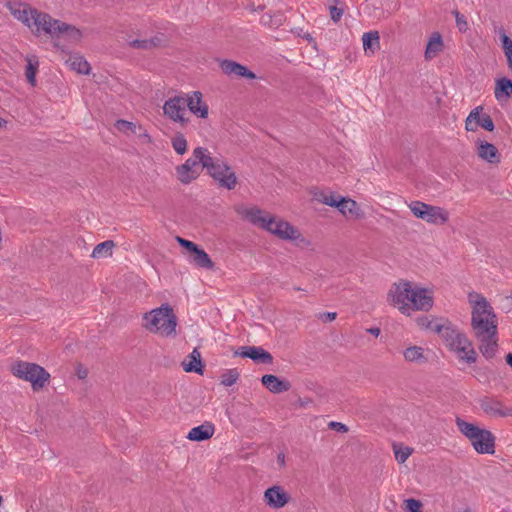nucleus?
<instances>
[{
  "instance_id": "nucleus-5",
  "label": "nucleus",
  "mask_w": 512,
  "mask_h": 512,
  "mask_svg": "<svg viewBox=\"0 0 512 512\" xmlns=\"http://www.w3.org/2000/svg\"><path fill=\"white\" fill-rule=\"evenodd\" d=\"M142 320V327L150 333L162 337H174L176 335L177 317L172 306L168 303L144 313Z\"/></svg>"
},
{
  "instance_id": "nucleus-32",
  "label": "nucleus",
  "mask_w": 512,
  "mask_h": 512,
  "mask_svg": "<svg viewBox=\"0 0 512 512\" xmlns=\"http://www.w3.org/2000/svg\"><path fill=\"white\" fill-rule=\"evenodd\" d=\"M403 356L409 362H419L424 359L423 349L419 346L408 347L403 352Z\"/></svg>"
},
{
  "instance_id": "nucleus-36",
  "label": "nucleus",
  "mask_w": 512,
  "mask_h": 512,
  "mask_svg": "<svg viewBox=\"0 0 512 512\" xmlns=\"http://www.w3.org/2000/svg\"><path fill=\"white\" fill-rule=\"evenodd\" d=\"M27 61H28V64L26 66L25 75H26L28 82L31 84V86H35L38 62L36 61L35 63H33L30 58Z\"/></svg>"
},
{
  "instance_id": "nucleus-21",
  "label": "nucleus",
  "mask_w": 512,
  "mask_h": 512,
  "mask_svg": "<svg viewBox=\"0 0 512 512\" xmlns=\"http://www.w3.org/2000/svg\"><path fill=\"white\" fill-rule=\"evenodd\" d=\"M261 382L271 393L275 394L286 392L290 389V383L288 381L280 380L277 376L272 374L263 375Z\"/></svg>"
},
{
  "instance_id": "nucleus-40",
  "label": "nucleus",
  "mask_w": 512,
  "mask_h": 512,
  "mask_svg": "<svg viewBox=\"0 0 512 512\" xmlns=\"http://www.w3.org/2000/svg\"><path fill=\"white\" fill-rule=\"evenodd\" d=\"M455 15L456 25L460 32H466L468 30V23L465 16L459 13L457 10L453 12Z\"/></svg>"
},
{
  "instance_id": "nucleus-4",
  "label": "nucleus",
  "mask_w": 512,
  "mask_h": 512,
  "mask_svg": "<svg viewBox=\"0 0 512 512\" xmlns=\"http://www.w3.org/2000/svg\"><path fill=\"white\" fill-rule=\"evenodd\" d=\"M427 327L441 336L445 345L459 361L466 364H474L477 361V352L471 340L451 322L431 321Z\"/></svg>"
},
{
  "instance_id": "nucleus-37",
  "label": "nucleus",
  "mask_w": 512,
  "mask_h": 512,
  "mask_svg": "<svg viewBox=\"0 0 512 512\" xmlns=\"http://www.w3.org/2000/svg\"><path fill=\"white\" fill-rule=\"evenodd\" d=\"M478 110L479 108L474 109L470 112L468 115L466 121H465V128L467 131H475L478 128V121L476 118H478Z\"/></svg>"
},
{
  "instance_id": "nucleus-41",
  "label": "nucleus",
  "mask_w": 512,
  "mask_h": 512,
  "mask_svg": "<svg viewBox=\"0 0 512 512\" xmlns=\"http://www.w3.org/2000/svg\"><path fill=\"white\" fill-rule=\"evenodd\" d=\"M176 241L179 243L180 246H182L183 248H185L188 252L189 255H191L193 253V251L199 247L198 245H196L194 242L190 241V240H187V239H184L180 236H177L176 237Z\"/></svg>"
},
{
  "instance_id": "nucleus-20",
  "label": "nucleus",
  "mask_w": 512,
  "mask_h": 512,
  "mask_svg": "<svg viewBox=\"0 0 512 512\" xmlns=\"http://www.w3.org/2000/svg\"><path fill=\"white\" fill-rule=\"evenodd\" d=\"M477 144V154L482 160L492 164L500 161L499 152L493 144L482 140H479Z\"/></svg>"
},
{
  "instance_id": "nucleus-11",
  "label": "nucleus",
  "mask_w": 512,
  "mask_h": 512,
  "mask_svg": "<svg viewBox=\"0 0 512 512\" xmlns=\"http://www.w3.org/2000/svg\"><path fill=\"white\" fill-rule=\"evenodd\" d=\"M44 34L50 35L52 38H62L70 44L81 41L82 32L77 27L54 19L49 15V21L44 27Z\"/></svg>"
},
{
  "instance_id": "nucleus-31",
  "label": "nucleus",
  "mask_w": 512,
  "mask_h": 512,
  "mask_svg": "<svg viewBox=\"0 0 512 512\" xmlns=\"http://www.w3.org/2000/svg\"><path fill=\"white\" fill-rule=\"evenodd\" d=\"M284 17L281 13H275L271 15L270 13H266L261 16L260 22L264 26L277 28L283 24Z\"/></svg>"
},
{
  "instance_id": "nucleus-30",
  "label": "nucleus",
  "mask_w": 512,
  "mask_h": 512,
  "mask_svg": "<svg viewBox=\"0 0 512 512\" xmlns=\"http://www.w3.org/2000/svg\"><path fill=\"white\" fill-rule=\"evenodd\" d=\"M160 40L158 38L151 39H132L130 36L127 37L126 43L128 46L134 49L147 50L158 45Z\"/></svg>"
},
{
  "instance_id": "nucleus-47",
  "label": "nucleus",
  "mask_w": 512,
  "mask_h": 512,
  "mask_svg": "<svg viewBox=\"0 0 512 512\" xmlns=\"http://www.w3.org/2000/svg\"><path fill=\"white\" fill-rule=\"evenodd\" d=\"M336 316V312H323L319 314L318 318L323 322H331L336 319Z\"/></svg>"
},
{
  "instance_id": "nucleus-46",
  "label": "nucleus",
  "mask_w": 512,
  "mask_h": 512,
  "mask_svg": "<svg viewBox=\"0 0 512 512\" xmlns=\"http://www.w3.org/2000/svg\"><path fill=\"white\" fill-rule=\"evenodd\" d=\"M329 427L337 432H341V433H345L348 431V427L341 423V422H336V421H332L329 423Z\"/></svg>"
},
{
  "instance_id": "nucleus-33",
  "label": "nucleus",
  "mask_w": 512,
  "mask_h": 512,
  "mask_svg": "<svg viewBox=\"0 0 512 512\" xmlns=\"http://www.w3.org/2000/svg\"><path fill=\"white\" fill-rule=\"evenodd\" d=\"M239 376L236 368L227 369L221 374L220 383L225 387H230L238 381Z\"/></svg>"
},
{
  "instance_id": "nucleus-15",
  "label": "nucleus",
  "mask_w": 512,
  "mask_h": 512,
  "mask_svg": "<svg viewBox=\"0 0 512 512\" xmlns=\"http://www.w3.org/2000/svg\"><path fill=\"white\" fill-rule=\"evenodd\" d=\"M202 93L200 91H192L185 96L186 108L197 116L198 118L205 119L208 117V105L202 100Z\"/></svg>"
},
{
  "instance_id": "nucleus-26",
  "label": "nucleus",
  "mask_w": 512,
  "mask_h": 512,
  "mask_svg": "<svg viewBox=\"0 0 512 512\" xmlns=\"http://www.w3.org/2000/svg\"><path fill=\"white\" fill-rule=\"evenodd\" d=\"M363 49L366 54H374L380 48V36L378 31L365 32L362 36Z\"/></svg>"
},
{
  "instance_id": "nucleus-54",
  "label": "nucleus",
  "mask_w": 512,
  "mask_h": 512,
  "mask_svg": "<svg viewBox=\"0 0 512 512\" xmlns=\"http://www.w3.org/2000/svg\"><path fill=\"white\" fill-rule=\"evenodd\" d=\"M2 125V119L0 118V126Z\"/></svg>"
},
{
  "instance_id": "nucleus-45",
  "label": "nucleus",
  "mask_w": 512,
  "mask_h": 512,
  "mask_svg": "<svg viewBox=\"0 0 512 512\" xmlns=\"http://www.w3.org/2000/svg\"><path fill=\"white\" fill-rule=\"evenodd\" d=\"M502 46L505 54L512 52V40L506 34L502 35Z\"/></svg>"
},
{
  "instance_id": "nucleus-34",
  "label": "nucleus",
  "mask_w": 512,
  "mask_h": 512,
  "mask_svg": "<svg viewBox=\"0 0 512 512\" xmlns=\"http://www.w3.org/2000/svg\"><path fill=\"white\" fill-rule=\"evenodd\" d=\"M115 127L117 128L118 131H120L128 136L131 134H137V125L134 122H130L127 120H122V119L117 120L115 123Z\"/></svg>"
},
{
  "instance_id": "nucleus-16",
  "label": "nucleus",
  "mask_w": 512,
  "mask_h": 512,
  "mask_svg": "<svg viewBox=\"0 0 512 512\" xmlns=\"http://www.w3.org/2000/svg\"><path fill=\"white\" fill-rule=\"evenodd\" d=\"M235 355L250 358L254 362L263 364H271L273 361L272 355L260 346H243Z\"/></svg>"
},
{
  "instance_id": "nucleus-38",
  "label": "nucleus",
  "mask_w": 512,
  "mask_h": 512,
  "mask_svg": "<svg viewBox=\"0 0 512 512\" xmlns=\"http://www.w3.org/2000/svg\"><path fill=\"white\" fill-rule=\"evenodd\" d=\"M476 120L478 121V127H482L487 131L494 130V122L489 115L485 114L481 116L478 112V118H476Z\"/></svg>"
},
{
  "instance_id": "nucleus-43",
  "label": "nucleus",
  "mask_w": 512,
  "mask_h": 512,
  "mask_svg": "<svg viewBox=\"0 0 512 512\" xmlns=\"http://www.w3.org/2000/svg\"><path fill=\"white\" fill-rule=\"evenodd\" d=\"M395 453V458L396 460L399 462V463H404L408 457L410 456L411 454V451L408 449V448H405V449H396L394 451Z\"/></svg>"
},
{
  "instance_id": "nucleus-17",
  "label": "nucleus",
  "mask_w": 512,
  "mask_h": 512,
  "mask_svg": "<svg viewBox=\"0 0 512 512\" xmlns=\"http://www.w3.org/2000/svg\"><path fill=\"white\" fill-rule=\"evenodd\" d=\"M219 66L227 76H237L247 79H255L256 75L246 66L232 60L224 59L219 61Z\"/></svg>"
},
{
  "instance_id": "nucleus-22",
  "label": "nucleus",
  "mask_w": 512,
  "mask_h": 512,
  "mask_svg": "<svg viewBox=\"0 0 512 512\" xmlns=\"http://www.w3.org/2000/svg\"><path fill=\"white\" fill-rule=\"evenodd\" d=\"M215 432V427L210 422H205L202 425L193 427L188 435L187 438L191 441H204L207 439H210Z\"/></svg>"
},
{
  "instance_id": "nucleus-49",
  "label": "nucleus",
  "mask_w": 512,
  "mask_h": 512,
  "mask_svg": "<svg viewBox=\"0 0 512 512\" xmlns=\"http://www.w3.org/2000/svg\"><path fill=\"white\" fill-rule=\"evenodd\" d=\"M367 332L374 335L375 337H378L380 335V329L378 327H372L367 329Z\"/></svg>"
},
{
  "instance_id": "nucleus-2",
  "label": "nucleus",
  "mask_w": 512,
  "mask_h": 512,
  "mask_svg": "<svg viewBox=\"0 0 512 512\" xmlns=\"http://www.w3.org/2000/svg\"><path fill=\"white\" fill-rule=\"evenodd\" d=\"M391 305L407 316L415 311H429L434 304L432 289L421 287L410 281H400L392 285L388 292Z\"/></svg>"
},
{
  "instance_id": "nucleus-7",
  "label": "nucleus",
  "mask_w": 512,
  "mask_h": 512,
  "mask_svg": "<svg viewBox=\"0 0 512 512\" xmlns=\"http://www.w3.org/2000/svg\"><path fill=\"white\" fill-rule=\"evenodd\" d=\"M455 424L478 454L492 455L495 453V436L490 430L480 428L460 417H456Z\"/></svg>"
},
{
  "instance_id": "nucleus-9",
  "label": "nucleus",
  "mask_w": 512,
  "mask_h": 512,
  "mask_svg": "<svg viewBox=\"0 0 512 512\" xmlns=\"http://www.w3.org/2000/svg\"><path fill=\"white\" fill-rule=\"evenodd\" d=\"M11 13L14 18L21 21L38 35L43 32L47 21H49V14L33 9L26 4H18L11 7Z\"/></svg>"
},
{
  "instance_id": "nucleus-53",
  "label": "nucleus",
  "mask_w": 512,
  "mask_h": 512,
  "mask_svg": "<svg viewBox=\"0 0 512 512\" xmlns=\"http://www.w3.org/2000/svg\"><path fill=\"white\" fill-rule=\"evenodd\" d=\"M79 377H80V378L85 377V373L83 374V372H80Z\"/></svg>"
},
{
  "instance_id": "nucleus-12",
  "label": "nucleus",
  "mask_w": 512,
  "mask_h": 512,
  "mask_svg": "<svg viewBox=\"0 0 512 512\" xmlns=\"http://www.w3.org/2000/svg\"><path fill=\"white\" fill-rule=\"evenodd\" d=\"M186 102L184 95L169 98L163 105L164 115L175 123L186 125L188 123Z\"/></svg>"
},
{
  "instance_id": "nucleus-51",
  "label": "nucleus",
  "mask_w": 512,
  "mask_h": 512,
  "mask_svg": "<svg viewBox=\"0 0 512 512\" xmlns=\"http://www.w3.org/2000/svg\"><path fill=\"white\" fill-rule=\"evenodd\" d=\"M277 458H278V462H279L281 465H283V464L285 463V455H284V454H282V453H281V454H279Z\"/></svg>"
},
{
  "instance_id": "nucleus-3",
  "label": "nucleus",
  "mask_w": 512,
  "mask_h": 512,
  "mask_svg": "<svg viewBox=\"0 0 512 512\" xmlns=\"http://www.w3.org/2000/svg\"><path fill=\"white\" fill-rule=\"evenodd\" d=\"M237 213L253 226L265 230L281 240L294 241L301 237L299 230L292 224L258 207L241 206L237 208Z\"/></svg>"
},
{
  "instance_id": "nucleus-42",
  "label": "nucleus",
  "mask_w": 512,
  "mask_h": 512,
  "mask_svg": "<svg viewBox=\"0 0 512 512\" xmlns=\"http://www.w3.org/2000/svg\"><path fill=\"white\" fill-rule=\"evenodd\" d=\"M405 507L408 512H420L421 503L413 498L405 500Z\"/></svg>"
},
{
  "instance_id": "nucleus-23",
  "label": "nucleus",
  "mask_w": 512,
  "mask_h": 512,
  "mask_svg": "<svg viewBox=\"0 0 512 512\" xmlns=\"http://www.w3.org/2000/svg\"><path fill=\"white\" fill-rule=\"evenodd\" d=\"M187 260L190 264L203 269H213L214 263L204 249L197 247Z\"/></svg>"
},
{
  "instance_id": "nucleus-6",
  "label": "nucleus",
  "mask_w": 512,
  "mask_h": 512,
  "mask_svg": "<svg viewBox=\"0 0 512 512\" xmlns=\"http://www.w3.org/2000/svg\"><path fill=\"white\" fill-rule=\"evenodd\" d=\"M197 157L201 160V166L220 187L232 190L237 185V176L232 167L221 158L212 157L209 150H198Z\"/></svg>"
},
{
  "instance_id": "nucleus-18",
  "label": "nucleus",
  "mask_w": 512,
  "mask_h": 512,
  "mask_svg": "<svg viewBox=\"0 0 512 512\" xmlns=\"http://www.w3.org/2000/svg\"><path fill=\"white\" fill-rule=\"evenodd\" d=\"M480 407L487 415L493 417H505L512 412V410L506 408L500 400L492 397H484L481 399Z\"/></svg>"
},
{
  "instance_id": "nucleus-14",
  "label": "nucleus",
  "mask_w": 512,
  "mask_h": 512,
  "mask_svg": "<svg viewBox=\"0 0 512 512\" xmlns=\"http://www.w3.org/2000/svg\"><path fill=\"white\" fill-rule=\"evenodd\" d=\"M264 502L272 509L284 507L290 500V495L279 485H274L264 492Z\"/></svg>"
},
{
  "instance_id": "nucleus-1",
  "label": "nucleus",
  "mask_w": 512,
  "mask_h": 512,
  "mask_svg": "<svg viewBox=\"0 0 512 512\" xmlns=\"http://www.w3.org/2000/svg\"><path fill=\"white\" fill-rule=\"evenodd\" d=\"M471 306V327L479 343L483 357L492 359L498 349V321L493 307L487 299L477 292L468 294Z\"/></svg>"
},
{
  "instance_id": "nucleus-48",
  "label": "nucleus",
  "mask_w": 512,
  "mask_h": 512,
  "mask_svg": "<svg viewBox=\"0 0 512 512\" xmlns=\"http://www.w3.org/2000/svg\"><path fill=\"white\" fill-rule=\"evenodd\" d=\"M137 130L140 131V133H138L139 138H143L146 142H151V137L145 129L139 126L137 127Z\"/></svg>"
},
{
  "instance_id": "nucleus-8",
  "label": "nucleus",
  "mask_w": 512,
  "mask_h": 512,
  "mask_svg": "<svg viewBox=\"0 0 512 512\" xmlns=\"http://www.w3.org/2000/svg\"><path fill=\"white\" fill-rule=\"evenodd\" d=\"M11 370L14 376L29 381L34 390L44 387L50 378L49 373L35 363L17 361L12 365Z\"/></svg>"
},
{
  "instance_id": "nucleus-24",
  "label": "nucleus",
  "mask_w": 512,
  "mask_h": 512,
  "mask_svg": "<svg viewBox=\"0 0 512 512\" xmlns=\"http://www.w3.org/2000/svg\"><path fill=\"white\" fill-rule=\"evenodd\" d=\"M444 48L442 35L439 32H433L426 45L424 57L426 60H432Z\"/></svg>"
},
{
  "instance_id": "nucleus-25",
  "label": "nucleus",
  "mask_w": 512,
  "mask_h": 512,
  "mask_svg": "<svg viewBox=\"0 0 512 512\" xmlns=\"http://www.w3.org/2000/svg\"><path fill=\"white\" fill-rule=\"evenodd\" d=\"M494 96L498 102H506L512 97V81L506 77L496 80Z\"/></svg>"
},
{
  "instance_id": "nucleus-28",
  "label": "nucleus",
  "mask_w": 512,
  "mask_h": 512,
  "mask_svg": "<svg viewBox=\"0 0 512 512\" xmlns=\"http://www.w3.org/2000/svg\"><path fill=\"white\" fill-rule=\"evenodd\" d=\"M341 205H338L337 209L343 215H352L355 217L360 216V209L356 201L352 199H347L345 197H341Z\"/></svg>"
},
{
  "instance_id": "nucleus-39",
  "label": "nucleus",
  "mask_w": 512,
  "mask_h": 512,
  "mask_svg": "<svg viewBox=\"0 0 512 512\" xmlns=\"http://www.w3.org/2000/svg\"><path fill=\"white\" fill-rule=\"evenodd\" d=\"M319 201L331 206V207H338V205H341V197L335 196L334 194H322L321 198H319Z\"/></svg>"
},
{
  "instance_id": "nucleus-44",
  "label": "nucleus",
  "mask_w": 512,
  "mask_h": 512,
  "mask_svg": "<svg viewBox=\"0 0 512 512\" xmlns=\"http://www.w3.org/2000/svg\"><path fill=\"white\" fill-rule=\"evenodd\" d=\"M342 15H343V9L337 8L335 6L330 7V16L334 22L340 21V19L342 18Z\"/></svg>"
},
{
  "instance_id": "nucleus-52",
  "label": "nucleus",
  "mask_w": 512,
  "mask_h": 512,
  "mask_svg": "<svg viewBox=\"0 0 512 512\" xmlns=\"http://www.w3.org/2000/svg\"><path fill=\"white\" fill-rule=\"evenodd\" d=\"M79 377H80V378L85 377V373L83 374V372H80Z\"/></svg>"
},
{
  "instance_id": "nucleus-27",
  "label": "nucleus",
  "mask_w": 512,
  "mask_h": 512,
  "mask_svg": "<svg viewBox=\"0 0 512 512\" xmlns=\"http://www.w3.org/2000/svg\"><path fill=\"white\" fill-rule=\"evenodd\" d=\"M66 64L69 66L71 70L76 71L79 74H89L90 72V65L86 61V59L81 55H71L67 61Z\"/></svg>"
},
{
  "instance_id": "nucleus-50",
  "label": "nucleus",
  "mask_w": 512,
  "mask_h": 512,
  "mask_svg": "<svg viewBox=\"0 0 512 512\" xmlns=\"http://www.w3.org/2000/svg\"><path fill=\"white\" fill-rule=\"evenodd\" d=\"M505 360L506 363L512 368V352L506 355Z\"/></svg>"
},
{
  "instance_id": "nucleus-35",
  "label": "nucleus",
  "mask_w": 512,
  "mask_h": 512,
  "mask_svg": "<svg viewBox=\"0 0 512 512\" xmlns=\"http://www.w3.org/2000/svg\"><path fill=\"white\" fill-rule=\"evenodd\" d=\"M172 147L179 155H183L187 151V141L182 134H178L172 138Z\"/></svg>"
},
{
  "instance_id": "nucleus-10",
  "label": "nucleus",
  "mask_w": 512,
  "mask_h": 512,
  "mask_svg": "<svg viewBox=\"0 0 512 512\" xmlns=\"http://www.w3.org/2000/svg\"><path fill=\"white\" fill-rule=\"evenodd\" d=\"M412 214L423 221L433 225H443L449 220V213L446 209L424 203L412 201L408 204Z\"/></svg>"
},
{
  "instance_id": "nucleus-19",
  "label": "nucleus",
  "mask_w": 512,
  "mask_h": 512,
  "mask_svg": "<svg viewBox=\"0 0 512 512\" xmlns=\"http://www.w3.org/2000/svg\"><path fill=\"white\" fill-rule=\"evenodd\" d=\"M181 365L185 372H194L199 375L203 374L204 366L201 359V353L197 348H194L193 351L186 356Z\"/></svg>"
},
{
  "instance_id": "nucleus-29",
  "label": "nucleus",
  "mask_w": 512,
  "mask_h": 512,
  "mask_svg": "<svg viewBox=\"0 0 512 512\" xmlns=\"http://www.w3.org/2000/svg\"><path fill=\"white\" fill-rule=\"evenodd\" d=\"M115 247V243L112 240H106L97 244L91 256L95 259L106 258L112 255V250Z\"/></svg>"
},
{
  "instance_id": "nucleus-13",
  "label": "nucleus",
  "mask_w": 512,
  "mask_h": 512,
  "mask_svg": "<svg viewBox=\"0 0 512 512\" xmlns=\"http://www.w3.org/2000/svg\"><path fill=\"white\" fill-rule=\"evenodd\" d=\"M198 150L208 149L204 147H196L192 152V156L188 158L182 165L176 167L178 180L183 184L191 183L193 180L197 179L200 174L198 171V165L201 164V160L196 156V152Z\"/></svg>"
}]
</instances>
